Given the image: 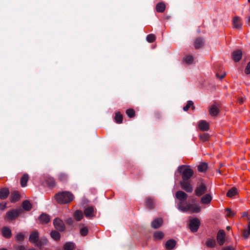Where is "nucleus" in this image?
Here are the masks:
<instances>
[{
  "mask_svg": "<svg viewBox=\"0 0 250 250\" xmlns=\"http://www.w3.org/2000/svg\"><path fill=\"white\" fill-rule=\"evenodd\" d=\"M190 107L192 108V109H194L195 107L193 105V103L191 101H188L187 103V105L183 107V110L184 111H188Z\"/></svg>",
  "mask_w": 250,
  "mask_h": 250,
  "instance_id": "38",
  "label": "nucleus"
},
{
  "mask_svg": "<svg viewBox=\"0 0 250 250\" xmlns=\"http://www.w3.org/2000/svg\"><path fill=\"white\" fill-rule=\"evenodd\" d=\"M209 135L208 133H204L199 135L200 139L203 142H206L209 139Z\"/></svg>",
  "mask_w": 250,
  "mask_h": 250,
  "instance_id": "44",
  "label": "nucleus"
},
{
  "mask_svg": "<svg viewBox=\"0 0 250 250\" xmlns=\"http://www.w3.org/2000/svg\"><path fill=\"white\" fill-rule=\"evenodd\" d=\"M245 214H246V213H244L243 216H245Z\"/></svg>",
  "mask_w": 250,
  "mask_h": 250,
  "instance_id": "60",
  "label": "nucleus"
},
{
  "mask_svg": "<svg viewBox=\"0 0 250 250\" xmlns=\"http://www.w3.org/2000/svg\"><path fill=\"white\" fill-rule=\"evenodd\" d=\"M16 250H25V247L22 245H18L15 247Z\"/></svg>",
  "mask_w": 250,
  "mask_h": 250,
  "instance_id": "50",
  "label": "nucleus"
},
{
  "mask_svg": "<svg viewBox=\"0 0 250 250\" xmlns=\"http://www.w3.org/2000/svg\"><path fill=\"white\" fill-rule=\"evenodd\" d=\"M126 114L128 117L131 118L135 116V112L133 109L129 108L126 110Z\"/></svg>",
  "mask_w": 250,
  "mask_h": 250,
  "instance_id": "43",
  "label": "nucleus"
},
{
  "mask_svg": "<svg viewBox=\"0 0 250 250\" xmlns=\"http://www.w3.org/2000/svg\"><path fill=\"white\" fill-rule=\"evenodd\" d=\"M216 242L214 239H209L206 242V245L209 248H213L215 247Z\"/></svg>",
  "mask_w": 250,
  "mask_h": 250,
  "instance_id": "39",
  "label": "nucleus"
},
{
  "mask_svg": "<svg viewBox=\"0 0 250 250\" xmlns=\"http://www.w3.org/2000/svg\"><path fill=\"white\" fill-rule=\"evenodd\" d=\"M47 243V239L45 238H42L40 240H38L36 246L41 247L42 245H46Z\"/></svg>",
  "mask_w": 250,
  "mask_h": 250,
  "instance_id": "41",
  "label": "nucleus"
},
{
  "mask_svg": "<svg viewBox=\"0 0 250 250\" xmlns=\"http://www.w3.org/2000/svg\"><path fill=\"white\" fill-rule=\"evenodd\" d=\"M208 169V165L206 163H202L198 166V170L200 172H205Z\"/></svg>",
  "mask_w": 250,
  "mask_h": 250,
  "instance_id": "31",
  "label": "nucleus"
},
{
  "mask_svg": "<svg viewBox=\"0 0 250 250\" xmlns=\"http://www.w3.org/2000/svg\"><path fill=\"white\" fill-rule=\"evenodd\" d=\"M200 225V222L199 219L195 218L191 219L189 223V228L193 232H196Z\"/></svg>",
  "mask_w": 250,
  "mask_h": 250,
  "instance_id": "7",
  "label": "nucleus"
},
{
  "mask_svg": "<svg viewBox=\"0 0 250 250\" xmlns=\"http://www.w3.org/2000/svg\"><path fill=\"white\" fill-rule=\"evenodd\" d=\"M21 212L22 210L21 209H11L6 213L4 219L6 221L15 220Z\"/></svg>",
  "mask_w": 250,
  "mask_h": 250,
  "instance_id": "5",
  "label": "nucleus"
},
{
  "mask_svg": "<svg viewBox=\"0 0 250 250\" xmlns=\"http://www.w3.org/2000/svg\"><path fill=\"white\" fill-rule=\"evenodd\" d=\"M123 115L120 113V112H117L115 113V116L114 117V120L116 123L117 124H121L123 122Z\"/></svg>",
  "mask_w": 250,
  "mask_h": 250,
  "instance_id": "30",
  "label": "nucleus"
},
{
  "mask_svg": "<svg viewBox=\"0 0 250 250\" xmlns=\"http://www.w3.org/2000/svg\"><path fill=\"white\" fill-rule=\"evenodd\" d=\"M2 233L3 236L7 238H9L11 236V230L6 227L3 228L2 229Z\"/></svg>",
  "mask_w": 250,
  "mask_h": 250,
  "instance_id": "28",
  "label": "nucleus"
},
{
  "mask_svg": "<svg viewBox=\"0 0 250 250\" xmlns=\"http://www.w3.org/2000/svg\"><path fill=\"white\" fill-rule=\"evenodd\" d=\"M237 193V189L235 188H232L227 192V195L229 197H232Z\"/></svg>",
  "mask_w": 250,
  "mask_h": 250,
  "instance_id": "37",
  "label": "nucleus"
},
{
  "mask_svg": "<svg viewBox=\"0 0 250 250\" xmlns=\"http://www.w3.org/2000/svg\"><path fill=\"white\" fill-rule=\"evenodd\" d=\"M39 219L42 224H46L50 221L49 216L45 213H42L39 217Z\"/></svg>",
  "mask_w": 250,
  "mask_h": 250,
  "instance_id": "21",
  "label": "nucleus"
},
{
  "mask_svg": "<svg viewBox=\"0 0 250 250\" xmlns=\"http://www.w3.org/2000/svg\"><path fill=\"white\" fill-rule=\"evenodd\" d=\"M74 218L78 221H80L83 217V213L82 211L77 210L74 214Z\"/></svg>",
  "mask_w": 250,
  "mask_h": 250,
  "instance_id": "33",
  "label": "nucleus"
},
{
  "mask_svg": "<svg viewBox=\"0 0 250 250\" xmlns=\"http://www.w3.org/2000/svg\"><path fill=\"white\" fill-rule=\"evenodd\" d=\"M146 208L151 209L155 207V203L154 199L150 197H148L146 198Z\"/></svg>",
  "mask_w": 250,
  "mask_h": 250,
  "instance_id": "13",
  "label": "nucleus"
},
{
  "mask_svg": "<svg viewBox=\"0 0 250 250\" xmlns=\"http://www.w3.org/2000/svg\"><path fill=\"white\" fill-rule=\"evenodd\" d=\"M242 56V51L241 50H237L233 51L232 53V58L235 62H239Z\"/></svg>",
  "mask_w": 250,
  "mask_h": 250,
  "instance_id": "10",
  "label": "nucleus"
},
{
  "mask_svg": "<svg viewBox=\"0 0 250 250\" xmlns=\"http://www.w3.org/2000/svg\"><path fill=\"white\" fill-rule=\"evenodd\" d=\"M51 237L55 240H58L60 238V233L55 230L52 231L50 233Z\"/></svg>",
  "mask_w": 250,
  "mask_h": 250,
  "instance_id": "40",
  "label": "nucleus"
},
{
  "mask_svg": "<svg viewBox=\"0 0 250 250\" xmlns=\"http://www.w3.org/2000/svg\"><path fill=\"white\" fill-rule=\"evenodd\" d=\"M180 185L182 188L187 192H191L193 191V187L190 180H182L180 182Z\"/></svg>",
  "mask_w": 250,
  "mask_h": 250,
  "instance_id": "6",
  "label": "nucleus"
},
{
  "mask_svg": "<svg viewBox=\"0 0 250 250\" xmlns=\"http://www.w3.org/2000/svg\"><path fill=\"white\" fill-rule=\"evenodd\" d=\"M209 113L212 116H216L219 113V109L215 105H212L209 109Z\"/></svg>",
  "mask_w": 250,
  "mask_h": 250,
  "instance_id": "27",
  "label": "nucleus"
},
{
  "mask_svg": "<svg viewBox=\"0 0 250 250\" xmlns=\"http://www.w3.org/2000/svg\"><path fill=\"white\" fill-rule=\"evenodd\" d=\"M29 180V176L25 173L21 177L20 181L21 185L22 187H25L27 185V183Z\"/></svg>",
  "mask_w": 250,
  "mask_h": 250,
  "instance_id": "26",
  "label": "nucleus"
},
{
  "mask_svg": "<svg viewBox=\"0 0 250 250\" xmlns=\"http://www.w3.org/2000/svg\"><path fill=\"white\" fill-rule=\"evenodd\" d=\"M225 233L223 230H220L217 235V240L218 244L222 246L225 243Z\"/></svg>",
  "mask_w": 250,
  "mask_h": 250,
  "instance_id": "9",
  "label": "nucleus"
},
{
  "mask_svg": "<svg viewBox=\"0 0 250 250\" xmlns=\"http://www.w3.org/2000/svg\"><path fill=\"white\" fill-rule=\"evenodd\" d=\"M198 127L202 131H207L209 128V124L205 120L200 121L198 123Z\"/></svg>",
  "mask_w": 250,
  "mask_h": 250,
  "instance_id": "12",
  "label": "nucleus"
},
{
  "mask_svg": "<svg viewBox=\"0 0 250 250\" xmlns=\"http://www.w3.org/2000/svg\"><path fill=\"white\" fill-rule=\"evenodd\" d=\"M176 242L173 239H170L167 241L165 247L167 250H172L175 247Z\"/></svg>",
  "mask_w": 250,
  "mask_h": 250,
  "instance_id": "18",
  "label": "nucleus"
},
{
  "mask_svg": "<svg viewBox=\"0 0 250 250\" xmlns=\"http://www.w3.org/2000/svg\"><path fill=\"white\" fill-rule=\"evenodd\" d=\"M146 40L148 42H153L156 40V36L153 34H148L146 37Z\"/></svg>",
  "mask_w": 250,
  "mask_h": 250,
  "instance_id": "42",
  "label": "nucleus"
},
{
  "mask_svg": "<svg viewBox=\"0 0 250 250\" xmlns=\"http://www.w3.org/2000/svg\"><path fill=\"white\" fill-rule=\"evenodd\" d=\"M248 1L250 3V0H248Z\"/></svg>",
  "mask_w": 250,
  "mask_h": 250,
  "instance_id": "59",
  "label": "nucleus"
},
{
  "mask_svg": "<svg viewBox=\"0 0 250 250\" xmlns=\"http://www.w3.org/2000/svg\"><path fill=\"white\" fill-rule=\"evenodd\" d=\"M53 224L55 228L59 231H62L65 229L63 221L59 218H56L54 220Z\"/></svg>",
  "mask_w": 250,
  "mask_h": 250,
  "instance_id": "8",
  "label": "nucleus"
},
{
  "mask_svg": "<svg viewBox=\"0 0 250 250\" xmlns=\"http://www.w3.org/2000/svg\"><path fill=\"white\" fill-rule=\"evenodd\" d=\"M24 239V235L21 233H19L16 235V239L18 241H22Z\"/></svg>",
  "mask_w": 250,
  "mask_h": 250,
  "instance_id": "48",
  "label": "nucleus"
},
{
  "mask_svg": "<svg viewBox=\"0 0 250 250\" xmlns=\"http://www.w3.org/2000/svg\"><path fill=\"white\" fill-rule=\"evenodd\" d=\"M22 207L25 210L29 211L32 208V205L29 201L25 200L22 202Z\"/></svg>",
  "mask_w": 250,
  "mask_h": 250,
  "instance_id": "29",
  "label": "nucleus"
},
{
  "mask_svg": "<svg viewBox=\"0 0 250 250\" xmlns=\"http://www.w3.org/2000/svg\"><path fill=\"white\" fill-rule=\"evenodd\" d=\"M245 72L247 74H250V62L248 63L245 70Z\"/></svg>",
  "mask_w": 250,
  "mask_h": 250,
  "instance_id": "49",
  "label": "nucleus"
},
{
  "mask_svg": "<svg viewBox=\"0 0 250 250\" xmlns=\"http://www.w3.org/2000/svg\"><path fill=\"white\" fill-rule=\"evenodd\" d=\"M248 22L250 24V16L248 17Z\"/></svg>",
  "mask_w": 250,
  "mask_h": 250,
  "instance_id": "56",
  "label": "nucleus"
},
{
  "mask_svg": "<svg viewBox=\"0 0 250 250\" xmlns=\"http://www.w3.org/2000/svg\"><path fill=\"white\" fill-rule=\"evenodd\" d=\"M20 199V194L18 191H14L12 192L10 201L11 202H16Z\"/></svg>",
  "mask_w": 250,
  "mask_h": 250,
  "instance_id": "23",
  "label": "nucleus"
},
{
  "mask_svg": "<svg viewBox=\"0 0 250 250\" xmlns=\"http://www.w3.org/2000/svg\"><path fill=\"white\" fill-rule=\"evenodd\" d=\"M232 22L234 28L238 29L242 28V22L239 17H235L233 18Z\"/></svg>",
  "mask_w": 250,
  "mask_h": 250,
  "instance_id": "16",
  "label": "nucleus"
},
{
  "mask_svg": "<svg viewBox=\"0 0 250 250\" xmlns=\"http://www.w3.org/2000/svg\"><path fill=\"white\" fill-rule=\"evenodd\" d=\"M80 233L82 236H85L88 234V229L86 227H83L80 230Z\"/></svg>",
  "mask_w": 250,
  "mask_h": 250,
  "instance_id": "46",
  "label": "nucleus"
},
{
  "mask_svg": "<svg viewBox=\"0 0 250 250\" xmlns=\"http://www.w3.org/2000/svg\"><path fill=\"white\" fill-rule=\"evenodd\" d=\"M38 232L37 231H34L30 234L29 240L31 243L34 244L36 245L37 244V242L38 241Z\"/></svg>",
  "mask_w": 250,
  "mask_h": 250,
  "instance_id": "11",
  "label": "nucleus"
},
{
  "mask_svg": "<svg viewBox=\"0 0 250 250\" xmlns=\"http://www.w3.org/2000/svg\"><path fill=\"white\" fill-rule=\"evenodd\" d=\"M163 222V221L162 218H156L152 222L151 227L154 229L159 228L162 226Z\"/></svg>",
  "mask_w": 250,
  "mask_h": 250,
  "instance_id": "17",
  "label": "nucleus"
},
{
  "mask_svg": "<svg viewBox=\"0 0 250 250\" xmlns=\"http://www.w3.org/2000/svg\"><path fill=\"white\" fill-rule=\"evenodd\" d=\"M243 237L247 239L250 235V221L248 223V228L243 230Z\"/></svg>",
  "mask_w": 250,
  "mask_h": 250,
  "instance_id": "36",
  "label": "nucleus"
},
{
  "mask_svg": "<svg viewBox=\"0 0 250 250\" xmlns=\"http://www.w3.org/2000/svg\"><path fill=\"white\" fill-rule=\"evenodd\" d=\"M193 62V58L191 55H188L183 58V62L187 64H191Z\"/></svg>",
  "mask_w": 250,
  "mask_h": 250,
  "instance_id": "35",
  "label": "nucleus"
},
{
  "mask_svg": "<svg viewBox=\"0 0 250 250\" xmlns=\"http://www.w3.org/2000/svg\"><path fill=\"white\" fill-rule=\"evenodd\" d=\"M177 207L178 209L183 212L190 211L192 213H198L201 211L199 206L186 202H179Z\"/></svg>",
  "mask_w": 250,
  "mask_h": 250,
  "instance_id": "1",
  "label": "nucleus"
},
{
  "mask_svg": "<svg viewBox=\"0 0 250 250\" xmlns=\"http://www.w3.org/2000/svg\"><path fill=\"white\" fill-rule=\"evenodd\" d=\"M216 76L218 78H219L220 79H222L223 78H224L225 77L226 73L225 72H224L223 74H222L221 75H220L219 74L216 73Z\"/></svg>",
  "mask_w": 250,
  "mask_h": 250,
  "instance_id": "53",
  "label": "nucleus"
},
{
  "mask_svg": "<svg viewBox=\"0 0 250 250\" xmlns=\"http://www.w3.org/2000/svg\"><path fill=\"white\" fill-rule=\"evenodd\" d=\"M175 196L180 201V202H184V201L186 200L188 197V194L183 191H178Z\"/></svg>",
  "mask_w": 250,
  "mask_h": 250,
  "instance_id": "14",
  "label": "nucleus"
},
{
  "mask_svg": "<svg viewBox=\"0 0 250 250\" xmlns=\"http://www.w3.org/2000/svg\"><path fill=\"white\" fill-rule=\"evenodd\" d=\"M222 250H235V248L230 246L223 247Z\"/></svg>",
  "mask_w": 250,
  "mask_h": 250,
  "instance_id": "51",
  "label": "nucleus"
},
{
  "mask_svg": "<svg viewBox=\"0 0 250 250\" xmlns=\"http://www.w3.org/2000/svg\"><path fill=\"white\" fill-rule=\"evenodd\" d=\"M73 222L72 219H69L67 220V223H68V224H71L72 222Z\"/></svg>",
  "mask_w": 250,
  "mask_h": 250,
  "instance_id": "55",
  "label": "nucleus"
},
{
  "mask_svg": "<svg viewBox=\"0 0 250 250\" xmlns=\"http://www.w3.org/2000/svg\"><path fill=\"white\" fill-rule=\"evenodd\" d=\"M204 41L202 38H197L194 43L195 48L196 49L200 48L204 45Z\"/></svg>",
  "mask_w": 250,
  "mask_h": 250,
  "instance_id": "25",
  "label": "nucleus"
},
{
  "mask_svg": "<svg viewBox=\"0 0 250 250\" xmlns=\"http://www.w3.org/2000/svg\"><path fill=\"white\" fill-rule=\"evenodd\" d=\"M164 236V234L163 232L160 231L155 232L153 234L154 238L156 240L162 239Z\"/></svg>",
  "mask_w": 250,
  "mask_h": 250,
  "instance_id": "34",
  "label": "nucleus"
},
{
  "mask_svg": "<svg viewBox=\"0 0 250 250\" xmlns=\"http://www.w3.org/2000/svg\"><path fill=\"white\" fill-rule=\"evenodd\" d=\"M73 195L69 191H63L57 194L55 199L59 204H67L73 200Z\"/></svg>",
  "mask_w": 250,
  "mask_h": 250,
  "instance_id": "2",
  "label": "nucleus"
},
{
  "mask_svg": "<svg viewBox=\"0 0 250 250\" xmlns=\"http://www.w3.org/2000/svg\"><path fill=\"white\" fill-rule=\"evenodd\" d=\"M45 182L46 184L51 188H54L56 185L55 179L51 177H47L45 178Z\"/></svg>",
  "mask_w": 250,
  "mask_h": 250,
  "instance_id": "20",
  "label": "nucleus"
},
{
  "mask_svg": "<svg viewBox=\"0 0 250 250\" xmlns=\"http://www.w3.org/2000/svg\"><path fill=\"white\" fill-rule=\"evenodd\" d=\"M212 200V196L209 194H206L201 199L202 204H209Z\"/></svg>",
  "mask_w": 250,
  "mask_h": 250,
  "instance_id": "19",
  "label": "nucleus"
},
{
  "mask_svg": "<svg viewBox=\"0 0 250 250\" xmlns=\"http://www.w3.org/2000/svg\"><path fill=\"white\" fill-rule=\"evenodd\" d=\"M6 208V204L5 203H0V209L4 210Z\"/></svg>",
  "mask_w": 250,
  "mask_h": 250,
  "instance_id": "52",
  "label": "nucleus"
},
{
  "mask_svg": "<svg viewBox=\"0 0 250 250\" xmlns=\"http://www.w3.org/2000/svg\"><path fill=\"white\" fill-rule=\"evenodd\" d=\"M226 211H227V216L228 217H232L234 216L235 214V212L234 211L231 210L230 208H227L226 209Z\"/></svg>",
  "mask_w": 250,
  "mask_h": 250,
  "instance_id": "45",
  "label": "nucleus"
},
{
  "mask_svg": "<svg viewBox=\"0 0 250 250\" xmlns=\"http://www.w3.org/2000/svg\"><path fill=\"white\" fill-rule=\"evenodd\" d=\"M207 188L201 179L197 183L195 190V194L197 196H201L207 192Z\"/></svg>",
  "mask_w": 250,
  "mask_h": 250,
  "instance_id": "4",
  "label": "nucleus"
},
{
  "mask_svg": "<svg viewBox=\"0 0 250 250\" xmlns=\"http://www.w3.org/2000/svg\"><path fill=\"white\" fill-rule=\"evenodd\" d=\"M35 250V249H29V250Z\"/></svg>",
  "mask_w": 250,
  "mask_h": 250,
  "instance_id": "58",
  "label": "nucleus"
},
{
  "mask_svg": "<svg viewBox=\"0 0 250 250\" xmlns=\"http://www.w3.org/2000/svg\"><path fill=\"white\" fill-rule=\"evenodd\" d=\"M9 193L8 188H3L0 189V198L1 199H6Z\"/></svg>",
  "mask_w": 250,
  "mask_h": 250,
  "instance_id": "22",
  "label": "nucleus"
},
{
  "mask_svg": "<svg viewBox=\"0 0 250 250\" xmlns=\"http://www.w3.org/2000/svg\"><path fill=\"white\" fill-rule=\"evenodd\" d=\"M231 229V227L230 226H227V228H226V229L228 230H229Z\"/></svg>",
  "mask_w": 250,
  "mask_h": 250,
  "instance_id": "57",
  "label": "nucleus"
},
{
  "mask_svg": "<svg viewBox=\"0 0 250 250\" xmlns=\"http://www.w3.org/2000/svg\"><path fill=\"white\" fill-rule=\"evenodd\" d=\"M58 179L61 181H65L67 179V175L64 173H60L58 175Z\"/></svg>",
  "mask_w": 250,
  "mask_h": 250,
  "instance_id": "47",
  "label": "nucleus"
},
{
  "mask_svg": "<svg viewBox=\"0 0 250 250\" xmlns=\"http://www.w3.org/2000/svg\"><path fill=\"white\" fill-rule=\"evenodd\" d=\"M245 100V98L242 97H239L238 98V102L240 104H242L244 102Z\"/></svg>",
  "mask_w": 250,
  "mask_h": 250,
  "instance_id": "54",
  "label": "nucleus"
},
{
  "mask_svg": "<svg viewBox=\"0 0 250 250\" xmlns=\"http://www.w3.org/2000/svg\"><path fill=\"white\" fill-rule=\"evenodd\" d=\"M166 9V5L164 2H160L157 4L156 6V10L157 12L159 13H163L165 11Z\"/></svg>",
  "mask_w": 250,
  "mask_h": 250,
  "instance_id": "24",
  "label": "nucleus"
},
{
  "mask_svg": "<svg viewBox=\"0 0 250 250\" xmlns=\"http://www.w3.org/2000/svg\"><path fill=\"white\" fill-rule=\"evenodd\" d=\"M94 208L93 207H89L85 209L84 213L87 218H91L94 216Z\"/></svg>",
  "mask_w": 250,
  "mask_h": 250,
  "instance_id": "15",
  "label": "nucleus"
},
{
  "mask_svg": "<svg viewBox=\"0 0 250 250\" xmlns=\"http://www.w3.org/2000/svg\"><path fill=\"white\" fill-rule=\"evenodd\" d=\"M63 248L64 250H73L75 249V244L73 242H67L64 246Z\"/></svg>",
  "mask_w": 250,
  "mask_h": 250,
  "instance_id": "32",
  "label": "nucleus"
},
{
  "mask_svg": "<svg viewBox=\"0 0 250 250\" xmlns=\"http://www.w3.org/2000/svg\"><path fill=\"white\" fill-rule=\"evenodd\" d=\"M178 171L182 176V180H190L194 174L193 170L189 166L182 165L178 168Z\"/></svg>",
  "mask_w": 250,
  "mask_h": 250,
  "instance_id": "3",
  "label": "nucleus"
}]
</instances>
